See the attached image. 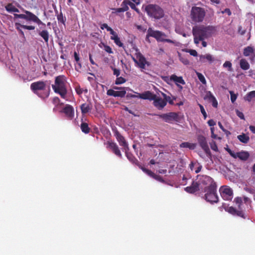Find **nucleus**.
I'll return each instance as SVG.
<instances>
[{"instance_id":"nucleus-1","label":"nucleus","mask_w":255,"mask_h":255,"mask_svg":"<svg viewBox=\"0 0 255 255\" xmlns=\"http://www.w3.org/2000/svg\"><path fill=\"white\" fill-rule=\"evenodd\" d=\"M215 32V27L212 25H200L194 26L192 29V33L194 43L196 44H198L200 41H203L212 36Z\"/></svg>"},{"instance_id":"nucleus-2","label":"nucleus","mask_w":255,"mask_h":255,"mask_svg":"<svg viewBox=\"0 0 255 255\" xmlns=\"http://www.w3.org/2000/svg\"><path fill=\"white\" fill-rule=\"evenodd\" d=\"M30 89L35 94L42 99L47 98L49 96L50 92V86H47L46 82L42 81H39L31 83Z\"/></svg>"},{"instance_id":"nucleus-3","label":"nucleus","mask_w":255,"mask_h":255,"mask_svg":"<svg viewBox=\"0 0 255 255\" xmlns=\"http://www.w3.org/2000/svg\"><path fill=\"white\" fill-rule=\"evenodd\" d=\"M66 79L64 75H59L55 77V83L52 85L54 92L60 95L63 99L66 98L67 90L66 86Z\"/></svg>"},{"instance_id":"nucleus-4","label":"nucleus","mask_w":255,"mask_h":255,"mask_svg":"<svg viewBox=\"0 0 255 255\" xmlns=\"http://www.w3.org/2000/svg\"><path fill=\"white\" fill-rule=\"evenodd\" d=\"M140 97L141 99L153 101V106L158 110H162L166 106V101L163 99L157 96L149 91L142 93Z\"/></svg>"},{"instance_id":"nucleus-5","label":"nucleus","mask_w":255,"mask_h":255,"mask_svg":"<svg viewBox=\"0 0 255 255\" xmlns=\"http://www.w3.org/2000/svg\"><path fill=\"white\" fill-rule=\"evenodd\" d=\"M145 11L150 18L156 20L160 19L164 16V10L157 4H147L145 6Z\"/></svg>"},{"instance_id":"nucleus-6","label":"nucleus","mask_w":255,"mask_h":255,"mask_svg":"<svg viewBox=\"0 0 255 255\" xmlns=\"http://www.w3.org/2000/svg\"><path fill=\"white\" fill-rule=\"evenodd\" d=\"M206 11L203 7L193 6L190 11V18L195 23L202 22L205 17Z\"/></svg>"},{"instance_id":"nucleus-7","label":"nucleus","mask_w":255,"mask_h":255,"mask_svg":"<svg viewBox=\"0 0 255 255\" xmlns=\"http://www.w3.org/2000/svg\"><path fill=\"white\" fill-rule=\"evenodd\" d=\"M23 12L25 14H14V18H21L27 21H32L37 23L38 25H45L44 23L36 15L32 12L23 9Z\"/></svg>"},{"instance_id":"nucleus-8","label":"nucleus","mask_w":255,"mask_h":255,"mask_svg":"<svg viewBox=\"0 0 255 255\" xmlns=\"http://www.w3.org/2000/svg\"><path fill=\"white\" fill-rule=\"evenodd\" d=\"M149 37H152L156 39L157 41L167 42L170 43H174V42L169 39H166V35L160 31L154 30L151 28H149L147 30L146 36V40H148Z\"/></svg>"},{"instance_id":"nucleus-9","label":"nucleus","mask_w":255,"mask_h":255,"mask_svg":"<svg viewBox=\"0 0 255 255\" xmlns=\"http://www.w3.org/2000/svg\"><path fill=\"white\" fill-rule=\"evenodd\" d=\"M204 192L205 199L211 204L217 203L219 201V198L217 194V186L211 187V188H204Z\"/></svg>"},{"instance_id":"nucleus-10","label":"nucleus","mask_w":255,"mask_h":255,"mask_svg":"<svg viewBox=\"0 0 255 255\" xmlns=\"http://www.w3.org/2000/svg\"><path fill=\"white\" fill-rule=\"evenodd\" d=\"M148 114L151 116H157L162 119L163 121L168 123H172L173 122H178L179 121V115L175 112H169L160 115L155 114Z\"/></svg>"},{"instance_id":"nucleus-11","label":"nucleus","mask_w":255,"mask_h":255,"mask_svg":"<svg viewBox=\"0 0 255 255\" xmlns=\"http://www.w3.org/2000/svg\"><path fill=\"white\" fill-rule=\"evenodd\" d=\"M222 198L224 200L231 201L233 197V190L228 186H222L219 189Z\"/></svg>"},{"instance_id":"nucleus-12","label":"nucleus","mask_w":255,"mask_h":255,"mask_svg":"<svg viewBox=\"0 0 255 255\" xmlns=\"http://www.w3.org/2000/svg\"><path fill=\"white\" fill-rule=\"evenodd\" d=\"M135 56L136 58L132 57L133 61L140 68L144 69L145 68V65L148 63L145 58L140 52L138 51L137 50L135 53Z\"/></svg>"},{"instance_id":"nucleus-13","label":"nucleus","mask_w":255,"mask_h":255,"mask_svg":"<svg viewBox=\"0 0 255 255\" xmlns=\"http://www.w3.org/2000/svg\"><path fill=\"white\" fill-rule=\"evenodd\" d=\"M115 90H120V91H115L113 89H109L107 92V94L108 96H113L115 97L123 98L126 94V91L125 87H114Z\"/></svg>"},{"instance_id":"nucleus-14","label":"nucleus","mask_w":255,"mask_h":255,"mask_svg":"<svg viewBox=\"0 0 255 255\" xmlns=\"http://www.w3.org/2000/svg\"><path fill=\"white\" fill-rule=\"evenodd\" d=\"M199 182L201 184L206 186L204 188H209L217 186L214 180L207 175H202L200 178Z\"/></svg>"},{"instance_id":"nucleus-15","label":"nucleus","mask_w":255,"mask_h":255,"mask_svg":"<svg viewBox=\"0 0 255 255\" xmlns=\"http://www.w3.org/2000/svg\"><path fill=\"white\" fill-rule=\"evenodd\" d=\"M197 140L200 146L203 149L205 152L206 153H209L210 149L206 137L202 135H199L197 137Z\"/></svg>"},{"instance_id":"nucleus-16","label":"nucleus","mask_w":255,"mask_h":255,"mask_svg":"<svg viewBox=\"0 0 255 255\" xmlns=\"http://www.w3.org/2000/svg\"><path fill=\"white\" fill-rule=\"evenodd\" d=\"M115 135L117 138V140L119 142V144L121 146L123 147L125 150H128V145L125 137L118 130L115 131Z\"/></svg>"},{"instance_id":"nucleus-17","label":"nucleus","mask_w":255,"mask_h":255,"mask_svg":"<svg viewBox=\"0 0 255 255\" xmlns=\"http://www.w3.org/2000/svg\"><path fill=\"white\" fill-rule=\"evenodd\" d=\"M62 112L64 113L69 120H72L74 117V110L70 105H66L62 109Z\"/></svg>"},{"instance_id":"nucleus-18","label":"nucleus","mask_w":255,"mask_h":255,"mask_svg":"<svg viewBox=\"0 0 255 255\" xmlns=\"http://www.w3.org/2000/svg\"><path fill=\"white\" fill-rule=\"evenodd\" d=\"M107 147L110 148L112 151L120 158L122 157V154L116 143L112 141H108Z\"/></svg>"},{"instance_id":"nucleus-19","label":"nucleus","mask_w":255,"mask_h":255,"mask_svg":"<svg viewBox=\"0 0 255 255\" xmlns=\"http://www.w3.org/2000/svg\"><path fill=\"white\" fill-rule=\"evenodd\" d=\"M224 208L226 211L233 216H237L246 219L244 213L242 210H238L232 206L224 207Z\"/></svg>"},{"instance_id":"nucleus-20","label":"nucleus","mask_w":255,"mask_h":255,"mask_svg":"<svg viewBox=\"0 0 255 255\" xmlns=\"http://www.w3.org/2000/svg\"><path fill=\"white\" fill-rule=\"evenodd\" d=\"M15 28L18 31L19 34L23 37H24V34L21 28H23L25 29L29 30H34L35 28V26L33 25H23L18 22L15 23Z\"/></svg>"},{"instance_id":"nucleus-21","label":"nucleus","mask_w":255,"mask_h":255,"mask_svg":"<svg viewBox=\"0 0 255 255\" xmlns=\"http://www.w3.org/2000/svg\"><path fill=\"white\" fill-rule=\"evenodd\" d=\"M199 184L195 182H193L190 186L185 188V190L189 193H194L199 190Z\"/></svg>"},{"instance_id":"nucleus-22","label":"nucleus","mask_w":255,"mask_h":255,"mask_svg":"<svg viewBox=\"0 0 255 255\" xmlns=\"http://www.w3.org/2000/svg\"><path fill=\"white\" fill-rule=\"evenodd\" d=\"M81 113L84 115L90 112L92 109V105L91 104L84 103L80 106Z\"/></svg>"},{"instance_id":"nucleus-23","label":"nucleus","mask_w":255,"mask_h":255,"mask_svg":"<svg viewBox=\"0 0 255 255\" xmlns=\"http://www.w3.org/2000/svg\"><path fill=\"white\" fill-rule=\"evenodd\" d=\"M235 156V158H239L242 160L246 161L249 158L250 154L248 151H242L236 152Z\"/></svg>"},{"instance_id":"nucleus-24","label":"nucleus","mask_w":255,"mask_h":255,"mask_svg":"<svg viewBox=\"0 0 255 255\" xmlns=\"http://www.w3.org/2000/svg\"><path fill=\"white\" fill-rule=\"evenodd\" d=\"M128 150H125L126 155L127 158L132 163L135 164V165H140L138 160L133 156V155L130 153L128 152Z\"/></svg>"},{"instance_id":"nucleus-25","label":"nucleus","mask_w":255,"mask_h":255,"mask_svg":"<svg viewBox=\"0 0 255 255\" xmlns=\"http://www.w3.org/2000/svg\"><path fill=\"white\" fill-rule=\"evenodd\" d=\"M170 79L171 81H174L177 85H179L178 83L182 85L185 84V82L181 76L178 77L176 75L173 74L170 76Z\"/></svg>"},{"instance_id":"nucleus-26","label":"nucleus","mask_w":255,"mask_h":255,"mask_svg":"<svg viewBox=\"0 0 255 255\" xmlns=\"http://www.w3.org/2000/svg\"><path fill=\"white\" fill-rule=\"evenodd\" d=\"M38 33L44 39L45 42L48 43L49 38L48 31L47 30H38Z\"/></svg>"},{"instance_id":"nucleus-27","label":"nucleus","mask_w":255,"mask_h":255,"mask_svg":"<svg viewBox=\"0 0 255 255\" xmlns=\"http://www.w3.org/2000/svg\"><path fill=\"white\" fill-rule=\"evenodd\" d=\"M180 148H188L190 149H194L196 147V144L189 142H182L180 145Z\"/></svg>"},{"instance_id":"nucleus-28","label":"nucleus","mask_w":255,"mask_h":255,"mask_svg":"<svg viewBox=\"0 0 255 255\" xmlns=\"http://www.w3.org/2000/svg\"><path fill=\"white\" fill-rule=\"evenodd\" d=\"M240 65L241 69L244 70H247L250 68V64L245 59H242L240 61Z\"/></svg>"},{"instance_id":"nucleus-29","label":"nucleus","mask_w":255,"mask_h":255,"mask_svg":"<svg viewBox=\"0 0 255 255\" xmlns=\"http://www.w3.org/2000/svg\"><path fill=\"white\" fill-rule=\"evenodd\" d=\"M237 138L241 142L244 143H247L250 140L249 136L245 133L238 135Z\"/></svg>"},{"instance_id":"nucleus-30","label":"nucleus","mask_w":255,"mask_h":255,"mask_svg":"<svg viewBox=\"0 0 255 255\" xmlns=\"http://www.w3.org/2000/svg\"><path fill=\"white\" fill-rule=\"evenodd\" d=\"M81 129L83 132L85 134L89 133L90 128L89 127L88 124L86 123L82 122L80 126Z\"/></svg>"},{"instance_id":"nucleus-31","label":"nucleus","mask_w":255,"mask_h":255,"mask_svg":"<svg viewBox=\"0 0 255 255\" xmlns=\"http://www.w3.org/2000/svg\"><path fill=\"white\" fill-rule=\"evenodd\" d=\"M255 98V91H252L248 93L244 98V100L248 102H251L253 98Z\"/></svg>"},{"instance_id":"nucleus-32","label":"nucleus","mask_w":255,"mask_h":255,"mask_svg":"<svg viewBox=\"0 0 255 255\" xmlns=\"http://www.w3.org/2000/svg\"><path fill=\"white\" fill-rule=\"evenodd\" d=\"M204 59H206L208 61L212 62L213 61V58L212 56L210 54H207L206 55H201L200 56V60L202 62H204Z\"/></svg>"},{"instance_id":"nucleus-33","label":"nucleus","mask_w":255,"mask_h":255,"mask_svg":"<svg viewBox=\"0 0 255 255\" xmlns=\"http://www.w3.org/2000/svg\"><path fill=\"white\" fill-rule=\"evenodd\" d=\"M254 48L251 46H248L244 48L243 54L245 56H249L254 53Z\"/></svg>"},{"instance_id":"nucleus-34","label":"nucleus","mask_w":255,"mask_h":255,"mask_svg":"<svg viewBox=\"0 0 255 255\" xmlns=\"http://www.w3.org/2000/svg\"><path fill=\"white\" fill-rule=\"evenodd\" d=\"M74 57L75 60L76 61V62H77V65H78V68H77L76 67L75 69L77 71H78V69H81L82 68V64H81V62H80L79 55L76 51H75L74 52Z\"/></svg>"},{"instance_id":"nucleus-35","label":"nucleus","mask_w":255,"mask_h":255,"mask_svg":"<svg viewBox=\"0 0 255 255\" xmlns=\"http://www.w3.org/2000/svg\"><path fill=\"white\" fill-rule=\"evenodd\" d=\"M139 168H140L144 173L149 175V176L152 177L155 176V174L152 172L151 170L145 168V167L142 166L141 165H138Z\"/></svg>"},{"instance_id":"nucleus-36","label":"nucleus","mask_w":255,"mask_h":255,"mask_svg":"<svg viewBox=\"0 0 255 255\" xmlns=\"http://www.w3.org/2000/svg\"><path fill=\"white\" fill-rule=\"evenodd\" d=\"M139 168H140L144 173L149 175V176L152 177L155 176V174L152 172L151 170L145 168V167L142 166L141 165H138Z\"/></svg>"},{"instance_id":"nucleus-37","label":"nucleus","mask_w":255,"mask_h":255,"mask_svg":"<svg viewBox=\"0 0 255 255\" xmlns=\"http://www.w3.org/2000/svg\"><path fill=\"white\" fill-rule=\"evenodd\" d=\"M111 39L114 41L115 44L119 47H123L124 44L121 41L120 38L118 36H116L115 37H111Z\"/></svg>"},{"instance_id":"nucleus-38","label":"nucleus","mask_w":255,"mask_h":255,"mask_svg":"<svg viewBox=\"0 0 255 255\" xmlns=\"http://www.w3.org/2000/svg\"><path fill=\"white\" fill-rule=\"evenodd\" d=\"M162 95L163 97V100L166 101V105L167 103L168 102L170 104H173V101L171 100L170 96H167L165 94L162 93Z\"/></svg>"},{"instance_id":"nucleus-39","label":"nucleus","mask_w":255,"mask_h":255,"mask_svg":"<svg viewBox=\"0 0 255 255\" xmlns=\"http://www.w3.org/2000/svg\"><path fill=\"white\" fill-rule=\"evenodd\" d=\"M135 93V94H132L131 93H128L127 94V98L128 99H130V98H140V95H142V93H137V92H134Z\"/></svg>"},{"instance_id":"nucleus-40","label":"nucleus","mask_w":255,"mask_h":255,"mask_svg":"<svg viewBox=\"0 0 255 255\" xmlns=\"http://www.w3.org/2000/svg\"><path fill=\"white\" fill-rule=\"evenodd\" d=\"M128 0H124L122 4H121V6H122V9H123V11L125 12V11H127L128 10L129 8H128Z\"/></svg>"},{"instance_id":"nucleus-41","label":"nucleus","mask_w":255,"mask_h":255,"mask_svg":"<svg viewBox=\"0 0 255 255\" xmlns=\"http://www.w3.org/2000/svg\"><path fill=\"white\" fill-rule=\"evenodd\" d=\"M215 97L213 96L212 93L210 91H208L206 92V94L204 98V100H208L209 102L214 99Z\"/></svg>"},{"instance_id":"nucleus-42","label":"nucleus","mask_w":255,"mask_h":255,"mask_svg":"<svg viewBox=\"0 0 255 255\" xmlns=\"http://www.w3.org/2000/svg\"><path fill=\"white\" fill-rule=\"evenodd\" d=\"M57 19L58 22H61L65 25V22L66 21L65 17H64L62 12H60V14L57 15Z\"/></svg>"},{"instance_id":"nucleus-43","label":"nucleus","mask_w":255,"mask_h":255,"mask_svg":"<svg viewBox=\"0 0 255 255\" xmlns=\"http://www.w3.org/2000/svg\"><path fill=\"white\" fill-rule=\"evenodd\" d=\"M197 75L198 78V79L200 80V81L203 84H206V81L204 77V76L202 74L197 72Z\"/></svg>"},{"instance_id":"nucleus-44","label":"nucleus","mask_w":255,"mask_h":255,"mask_svg":"<svg viewBox=\"0 0 255 255\" xmlns=\"http://www.w3.org/2000/svg\"><path fill=\"white\" fill-rule=\"evenodd\" d=\"M15 6L11 3H8L5 6L6 10L9 12H13Z\"/></svg>"},{"instance_id":"nucleus-45","label":"nucleus","mask_w":255,"mask_h":255,"mask_svg":"<svg viewBox=\"0 0 255 255\" xmlns=\"http://www.w3.org/2000/svg\"><path fill=\"white\" fill-rule=\"evenodd\" d=\"M126 81V79L122 77H117L116 81L115 84L116 85H120L125 83Z\"/></svg>"},{"instance_id":"nucleus-46","label":"nucleus","mask_w":255,"mask_h":255,"mask_svg":"<svg viewBox=\"0 0 255 255\" xmlns=\"http://www.w3.org/2000/svg\"><path fill=\"white\" fill-rule=\"evenodd\" d=\"M223 67L224 68H228V70L229 71H232V64L230 61H226L223 64Z\"/></svg>"},{"instance_id":"nucleus-47","label":"nucleus","mask_w":255,"mask_h":255,"mask_svg":"<svg viewBox=\"0 0 255 255\" xmlns=\"http://www.w3.org/2000/svg\"><path fill=\"white\" fill-rule=\"evenodd\" d=\"M234 201L236 204H238V207L239 209H240L241 206L243 202V200L242 198L239 197H236L235 198Z\"/></svg>"},{"instance_id":"nucleus-48","label":"nucleus","mask_w":255,"mask_h":255,"mask_svg":"<svg viewBox=\"0 0 255 255\" xmlns=\"http://www.w3.org/2000/svg\"><path fill=\"white\" fill-rule=\"evenodd\" d=\"M198 105L200 107L201 112L204 117V119L205 120L207 117V113H206L203 106L202 105L198 104Z\"/></svg>"},{"instance_id":"nucleus-49","label":"nucleus","mask_w":255,"mask_h":255,"mask_svg":"<svg viewBox=\"0 0 255 255\" xmlns=\"http://www.w3.org/2000/svg\"><path fill=\"white\" fill-rule=\"evenodd\" d=\"M230 94L231 95V101L233 103H234L237 98V95L233 91H230Z\"/></svg>"},{"instance_id":"nucleus-50","label":"nucleus","mask_w":255,"mask_h":255,"mask_svg":"<svg viewBox=\"0 0 255 255\" xmlns=\"http://www.w3.org/2000/svg\"><path fill=\"white\" fill-rule=\"evenodd\" d=\"M128 4L131 9H134L136 11H138V9L136 8L135 3L128 0Z\"/></svg>"},{"instance_id":"nucleus-51","label":"nucleus","mask_w":255,"mask_h":255,"mask_svg":"<svg viewBox=\"0 0 255 255\" xmlns=\"http://www.w3.org/2000/svg\"><path fill=\"white\" fill-rule=\"evenodd\" d=\"M210 146H211V148L212 150L216 151H218V147H217V145L215 141H213L210 143Z\"/></svg>"},{"instance_id":"nucleus-52","label":"nucleus","mask_w":255,"mask_h":255,"mask_svg":"<svg viewBox=\"0 0 255 255\" xmlns=\"http://www.w3.org/2000/svg\"><path fill=\"white\" fill-rule=\"evenodd\" d=\"M101 28L104 29L106 28L108 31H112V28L109 27L107 23H103L101 25Z\"/></svg>"},{"instance_id":"nucleus-53","label":"nucleus","mask_w":255,"mask_h":255,"mask_svg":"<svg viewBox=\"0 0 255 255\" xmlns=\"http://www.w3.org/2000/svg\"><path fill=\"white\" fill-rule=\"evenodd\" d=\"M237 115L241 119H245L244 114L238 110H236Z\"/></svg>"},{"instance_id":"nucleus-54","label":"nucleus","mask_w":255,"mask_h":255,"mask_svg":"<svg viewBox=\"0 0 255 255\" xmlns=\"http://www.w3.org/2000/svg\"><path fill=\"white\" fill-rule=\"evenodd\" d=\"M209 102L212 103L213 107H214L215 108H217L218 102L215 97L214 99H213L212 100H211V101Z\"/></svg>"},{"instance_id":"nucleus-55","label":"nucleus","mask_w":255,"mask_h":255,"mask_svg":"<svg viewBox=\"0 0 255 255\" xmlns=\"http://www.w3.org/2000/svg\"><path fill=\"white\" fill-rule=\"evenodd\" d=\"M104 49L108 53L111 54L113 53L112 48L109 45H104Z\"/></svg>"},{"instance_id":"nucleus-56","label":"nucleus","mask_w":255,"mask_h":255,"mask_svg":"<svg viewBox=\"0 0 255 255\" xmlns=\"http://www.w3.org/2000/svg\"><path fill=\"white\" fill-rule=\"evenodd\" d=\"M153 178L157 181L161 182H163V183L164 182V180L163 179L162 177L160 176V175L155 174V176L153 177Z\"/></svg>"},{"instance_id":"nucleus-57","label":"nucleus","mask_w":255,"mask_h":255,"mask_svg":"<svg viewBox=\"0 0 255 255\" xmlns=\"http://www.w3.org/2000/svg\"><path fill=\"white\" fill-rule=\"evenodd\" d=\"M113 10H114L112 13H120V12H124L123 11V9H122V8L121 7L120 8H113Z\"/></svg>"},{"instance_id":"nucleus-58","label":"nucleus","mask_w":255,"mask_h":255,"mask_svg":"<svg viewBox=\"0 0 255 255\" xmlns=\"http://www.w3.org/2000/svg\"><path fill=\"white\" fill-rule=\"evenodd\" d=\"M226 150L228 151V152L230 154V155L236 158V153L235 152L233 151L231 149H230L229 148H226Z\"/></svg>"},{"instance_id":"nucleus-59","label":"nucleus","mask_w":255,"mask_h":255,"mask_svg":"<svg viewBox=\"0 0 255 255\" xmlns=\"http://www.w3.org/2000/svg\"><path fill=\"white\" fill-rule=\"evenodd\" d=\"M188 52L190 53V54L193 56H197L198 55L197 52L194 49H190L188 51Z\"/></svg>"},{"instance_id":"nucleus-60","label":"nucleus","mask_w":255,"mask_h":255,"mask_svg":"<svg viewBox=\"0 0 255 255\" xmlns=\"http://www.w3.org/2000/svg\"><path fill=\"white\" fill-rule=\"evenodd\" d=\"M211 137L214 139H216L217 138V135L215 134L214 133V128L211 127Z\"/></svg>"},{"instance_id":"nucleus-61","label":"nucleus","mask_w":255,"mask_h":255,"mask_svg":"<svg viewBox=\"0 0 255 255\" xmlns=\"http://www.w3.org/2000/svg\"><path fill=\"white\" fill-rule=\"evenodd\" d=\"M114 72V75H116L117 77L120 75V70L116 68H112Z\"/></svg>"},{"instance_id":"nucleus-62","label":"nucleus","mask_w":255,"mask_h":255,"mask_svg":"<svg viewBox=\"0 0 255 255\" xmlns=\"http://www.w3.org/2000/svg\"><path fill=\"white\" fill-rule=\"evenodd\" d=\"M208 124L210 127H213L216 125V122L212 119L208 121Z\"/></svg>"},{"instance_id":"nucleus-63","label":"nucleus","mask_w":255,"mask_h":255,"mask_svg":"<svg viewBox=\"0 0 255 255\" xmlns=\"http://www.w3.org/2000/svg\"><path fill=\"white\" fill-rule=\"evenodd\" d=\"M75 90L77 94L78 95H81L83 92V89H81L80 87L76 88Z\"/></svg>"},{"instance_id":"nucleus-64","label":"nucleus","mask_w":255,"mask_h":255,"mask_svg":"<svg viewBox=\"0 0 255 255\" xmlns=\"http://www.w3.org/2000/svg\"><path fill=\"white\" fill-rule=\"evenodd\" d=\"M89 56V60H90V63H91V64L98 66V65L94 62L93 59L92 58L91 54L90 53Z\"/></svg>"}]
</instances>
